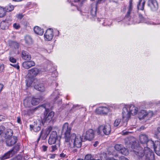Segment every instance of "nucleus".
I'll list each match as a JSON object with an SVG mask.
<instances>
[{
    "label": "nucleus",
    "instance_id": "nucleus-33",
    "mask_svg": "<svg viewBox=\"0 0 160 160\" xmlns=\"http://www.w3.org/2000/svg\"><path fill=\"white\" fill-rule=\"evenodd\" d=\"M46 137V136L45 133L42 131L38 139V141H39L41 138L42 139H44Z\"/></svg>",
    "mask_w": 160,
    "mask_h": 160
},
{
    "label": "nucleus",
    "instance_id": "nucleus-53",
    "mask_svg": "<svg viewBox=\"0 0 160 160\" xmlns=\"http://www.w3.org/2000/svg\"><path fill=\"white\" fill-rule=\"evenodd\" d=\"M66 156V154L63 152H62L60 154V156L61 158H64Z\"/></svg>",
    "mask_w": 160,
    "mask_h": 160
},
{
    "label": "nucleus",
    "instance_id": "nucleus-56",
    "mask_svg": "<svg viewBox=\"0 0 160 160\" xmlns=\"http://www.w3.org/2000/svg\"><path fill=\"white\" fill-rule=\"evenodd\" d=\"M74 2H83L85 1L86 0H74Z\"/></svg>",
    "mask_w": 160,
    "mask_h": 160
},
{
    "label": "nucleus",
    "instance_id": "nucleus-17",
    "mask_svg": "<svg viewBox=\"0 0 160 160\" xmlns=\"http://www.w3.org/2000/svg\"><path fill=\"white\" fill-rule=\"evenodd\" d=\"M38 82L35 81V83H34V81L33 82L35 89L41 92L44 91L45 90V88L43 84L42 83L38 84V83H39V81L38 80Z\"/></svg>",
    "mask_w": 160,
    "mask_h": 160
},
{
    "label": "nucleus",
    "instance_id": "nucleus-49",
    "mask_svg": "<svg viewBox=\"0 0 160 160\" xmlns=\"http://www.w3.org/2000/svg\"><path fill=\"white\" fill-rule=\"evenodd\" d=\"M56 156L55 154H50L48 155L49 158H54Z\"/></svg>",
    "mask_w": 160,
    "mask_h": 160
},
{
    "label": "nucleus",
    "instance_id": "nucleus-10",
    "mask_svg": "<svg viewBox=\"0 0 160 160\" xmlns=\"http://www.w3.org/2000/svg\"><path fill=\"white\" fill-rule=\"evenodd\" d=\"M42 123H43V122H41L40 120H38L34 122L33 125H30V128H32L34 132H38L41 129Z\"/></svg>",
    "mask_w": 160,
    "mask_h": 160
},
{
    "label": "nucleus",
    "instance_id": "nucleus-30",
    "mask_svg": "<svg viewBox=\"0 0 160 160\" xmlns=\"http://www.w3.org/2000/svg\"><path fill=\"white\" fill-rule=\"evenodd\" d=\"M6 15L5 9L0 7V17L2 18L4 17Z\"/></svg>",
    "mask_w": 160,
    "mask_h": 160
},
{
    "label": "nucleus",
    "instance_id": "nucleus-35",
    "mask_svg": "<svg viewBox=\"0 0 160 160\" xmlns=\"http://www.w3.org/2000/svg\"><path fill=\"white\" fill-rule=\"evenodd\" d=\"M59 98V96L58 95V92L56 91L53 93V94L52 95V99L54 98L55 99V102L56 101V100L58 98Z\"/></svg>",
    "mask_w": 160,
    "mask_h": 160
},
{
    "label": "nucleus",
    "instance_id": "nucleus-13",
    "mask_svg": "<svg viewBox=\"0 0 160 160\" xmlns=\"http://www.w3.org/2000/svg\"><path fill=\"white\" fill-rule=\"evenodd\" d=\"M151 143L153 146V148L156 154L160 156V141H155L154 143L152 141H150Z\"/></svg>",
    "mask_w": 160,
    "mask_h": 160
},
{
    "label": "nucleus",
    "instance_id": "nucleus-50",
    "mask_svg": "<svg viewBox=\"0 0 160 160\" xmlns=\"http://www.w3.org/2000/svg\"><path fill=\"white\" fill-rule=\"evenodd\" d=\"M10 65L13 66V67L16 68L18 69H19V66L18 64H11Z\"/></svg>",
    "mask_w": 160,
    "mask_h": 160
},
{
    "label": "nucleus",
    "instance_id": "nucleus-27",
    "mask_svg": "<svg viewBox=\"0 0 160 160\" xmlns=\"http://www.w3.org/2000/svg\"><path fill=\"white\" fill-rule=\"evenodd\" d=\"M25 40L26 43L28 45H30L32 43V39L31 37L29 35H26L25 37Z\"/></svg>",
    "mask_w": 160,
    "mask_h": 160
},
{
    "label": "nucleus",
    "instance_id": "nucleus-5",
    "mask_svg": "<svg viewBox=\"0 0 160 160\" xmlns=\"http://www.w3.org/2000/svg\"><path fill=\"white\" fill-rule=\"evenodd\" d=\"M153 113L152 111H147L142 110L140 111L139 113L138 118L140 120L144 119L148 120L153 116Z\"/></svg>",
    "mask_w": 160,
    "mask_h": 160
},
{
    "label": "nucleus",
    "instance_id": "nucleus-57",
    "mask_svg": "<svg viewBox=\"0 0 160 160\" xmlns=\"http://www.w3.org/2000/svg\"><path fill=\"white\" fill-rule=\"evenodd\" d=\"M98 144V141H96L93 144V146L95 147H96Z\"/></svg>",
    "mask_w": 160,
    "mask_h": 160
},
{
    "label": "nucleus",
    "instance_id": "nucleus-18",
    "mask_svg": "<svg viewBox=\"0 0 160 160\" xmlns=\"http://www.w3.org/2000/svg\"><path fill=\"white\" fill-rule=\"evenodd\" d=\"M10 21H8L7 19L2 21L0 25L1 28L2 30H5L8 29V26L10 23Z\"/></svg>",
    "mask_w": 160,
    "mask_h": 160
},
{
    "label": "nucleus",
    "instance_id": "nucleus-43",
    "mask_svg": "<svg viewBox=\"0 0 160 160\" xmlns=\"http://www.w3.org/2000/svg\"><path fill=\"white\" fill-rule=\"evenodd\" d=\"M9 60L12 63H15L16 62V60L13 57H10Z\"/></svg>",
    "mask_w": 160,
    "mask_h": 160
},
{
    "label": "nucleus",
    "instance_id": "nucleus-16",
    "mask_svg": "<svg viewBox=\"0 0 160 160\" xmlns=\"http://www.w3.org/2000/svg\"><path fill=\"white\" fill-rule=\"evenodd\" d=\"M54 114V112H51L49 113H47L45 115L43 118V121L44 122H49L52 120Z\"/></svg>",
    "mask_w": 160,
    "mask_h": 160
},
{
    "label": "nucleus",
    "instance_id": "nucleus-2",
    "mask_svg": "<svg viewBox=\"0 0 160 160\" xmlns=\"http://www.w3.org/2000/svg\"><path fill=\"white\" fill-rule=\"evenodd\" d=\"M138 108L133 105H126L123 108L122 116L124 122H127L130 118L131 114L134 115L137 114Z\"/></svg>",
    "mask_w": 160,
    "mask_h": 160
},
{
    "label": "nucleus",
    "instance_id": "nucleus-54",
    "mask_svg": "<svg viewBox=\"0 0 160 160\" xmlns=\"http://www.w3.org/2000/svg\"><path fill=\"white\" fill-rule=\"evenodd\" d=\"M42 148L43 151H46L47 150V147L46 146L43 145L42 146Z\"/></svg>",
    "mask_w": 160,
    "mask_h": 160
},
{
    "label": "nucleus",
    "instance_id": "nucleus-11",
    "mask_svg": "<svg viewBox=\"0 0 160 160\" xmlns=\"http://www.w3.org/2000/svg\"><path fill=\"white\" fill-rule=\"evenodd\" d=\"M109 112V109L107 107H100L96 110V113L98 114H107Z\"/></svg>",
    "mask_w": 160,
    "mask_h": 160
},
{
    "label": "nucleus",
    "instance_id": "nucleus-34",
    "mask_svg": "<svg viewBox=\"0 0 160 160\" xmlns=\"http://www.w3.org/2000/svg\"><path fill=\"white\" fill-rule=\"evenodd\" d=\"M97 7H95L92 8L91 10V13L93 17H95L96 14Z\"/></svg>",
    "mask_w": 160,
    "mask_h": 160
},
{
    "label": "nucleus",
    "instance_id": "nucleus-63",
    "mask_svg": "<svg viewBox=\"0 0 160 160\" xmlns=\"http://www.w3.org/2000/svg\"><path fill=\"white\" fill-rule=\"evenodd\" d=\"M140 129L141 130H142V129H144V127L143 126H142L140 128Z\"/></svg>",
    "mask_w": 160,
    "mask_h": 160
},
{
    "label": "nucleus",
    "instance_id": "nucleus-42",
    "mask_svg": "<svg viewBox=\"0 0 160 160\" xmlns=\"http://www.w3.org/2000/svg\"><path fill=\"white\" fill-rule=\"evenodd\" d=\"M12 45L15 48H18L19 46V43L15 42H12Z\"/></svg>",
    "mask_w": 160,
    "mask_h": 160
},
{
    "label": "nucleus",
    "instance_id": "nucleus-15",
    "mask_svg": "<svg viewBox=\"0 0 160 160\" xmlns=\"http://www.w3.org/2000/svg\"><path fill=\"white\" fill-rule=\"evenodd\" d=\"M6 138V144L8 146H11L13 145L17 142V138L16 137L12 136L8 138Z\"/></svg>",
    "mask_w": 160,
    "mask_h": 160
},
{
    "label": "nucleus",
    "instance_id": "nucleus-52",
    "mask_svg": "<svg viewBox=\"0 0 160 160\" xmlns=\"http://www.w3.org/2000/svg\"><path fill=\"white\" fill-rule=\"evenodd\" d=\"M17 122L18 123L21 124L22 123V122L21 120L20 117H18L17 119Z\"/></svg>",
    "mask_w": 160,
    "mask_h": 160
},
{
    "label": "nucleus",
    "instance_id": "nucleus-31",
    "mask_svg": "<svg viewBox=\"0 0 160 160\" xmlns=\"http://www.w3.org/2000/svg\"><path fill=\"white\" fill-rule=\"evenodd\" d=\"M120 152L122 154L124 155H127L128 154V152L127 149L123 147L120 151Z\"/></svg>",
    "mask_w": 160,
    "mask_h": 160
},
{
    "label": "nucleus",
    "instance_id": "nucleus-26",
    "mask_svg": "<svg viewBox=\"0 0 160 160\" xmlns=\"http://www.w3.org/2000/svg\"><path fill=\"white\" fill-rule=\"evenodd\" d=\"M13 135V131L11 129H8L5 132V137L6 138H8L12 137Z\"/></svg>",
    "mask_w": 160,
    "mask_h": 160
},
{
    "label": "nucleus",
    "instance_id": "nucleus-36",
    "mask_svg": "<svg viewBox=\"0 0 160 160\" xmlns=\"http://www.w3.org/2000/svg\"><path fill=\"white\" fill-rule=\"evenodd\" d=\"M94 159L91 154H87L85 157V160H94Z\"/></svg>",
    "mask_w": 160,
    "mask_h": 160
},
{
    "label": "nucleus",
    "instance_id": "nucleus-23",
    "mask_svg": "<svg viewBox=\"0 0 160 160\" xmlns=\"http://www.w3.org/2000/svg\"><path fill=\"white\" fill-rule=\"evenodd\" d=\"M34 31L35 33L39 35H42L44 32L43 29L37 26L34 27Z\"/></svg>",
    "mask_w": 160,
    "mask_h": 160
},
{
    "label": "nucleus",
    "instance_id": "nucleus-51",
    "mask_svg": "<svg viewBox=\"0 0 160 160\" xmlns=\"http://www.w3.org/2000/svg\"><path fill=\"white\" fill-rule=\"evenodd\" d=\"M23 17V16L22 14H19L17 15V18L19 19H21Z\"/></svg>",
    "mask_w": 160,
    "mask_h": 160
},
{
    "label": "nucleus",
    "instance_id": "nucleus-44",
    "mask_svg": "<svg viewBox=\"0 0 160 160\" xmlns=\"http://www.w3.org/2000/svg\"><path fill=\"white\" fill-rule=\"evenodd\" d=\"M6 118L5 116L0 115V122L4 120Z\"/></svg>",
    "mask_w": 160,
    "mask_h": 160
},
{
    "label": "nucleus",
    "instance_id": "nucleus-28",
    "mask_svg": "<svg viewBox=\"0 0 160 160\" xmlns=\"http://www.w3.org/2000/svg\"><path fill=\"white\" fill-rule=\"evenodd\" d=\"M132 0H130L129 1V8L128 11L127 12V14L126 16V17L128 18L131 12L132 11Z\"/></svg>",
    "mask_w": 160,
    "mask_h": 160
},
{
    "label": "nucleus",
    "instance_id": "nucleus-12",
    "mask_svg": "<svg viewBox=\"0 0 160 160\" xmlns=\"http://www.w3.org/2000/svg\"><path fill=\"white\" fill-rule=\"evenodd\" d=\"M84 138L87 140L91 141L94 137L93 131L92 129H89L86 131L85 134L83 135Z\"/></svg>",
    "mask_w": 160,
    "mask_h": 160
},
{
    "label": "nucleus",
    "instance_id": "nucleus-41",
    "mask_svg": "<svg viewBox=\"0 0 160 160\" xmlns=\"http://www.w3.org/2000/svg\"><path fill=\"white\" fill-rule=\"evenodd\" d=\"M14 8V7L12 5H10L8 6L7 7V10L8 11H12Z\"/></svg>",
    "mask_w": 160,
    "mask_h": 160
},
{
    "label": "nucleus",
    "instance_id": "nucleus-21",
    "mask_svg": "<svg viewBox=\"0 0 160 160\" xmlns=\"http://www.w3.org/2000/svg\"><path fill=\"white\" fill-rule=\"evenodd\" d=\"M15 148L14 147L13 150H11L7 153H5L4 155L0 157V159L1 160H4L5 159L9 158L12 155V152L14 151Z\"/></svg>",
    "mask_w": 160,
    "mask_h": 160
},
{
    "label": "nucleus",
    "instance_id": "nucleus-22",
    "mask_svg": "<svg viewBox=\"0 0 160 160\" xmlns=\"http://www.w3.org/2000/svg\"><path fill=\"white\" fill-rule=\"evenodd\" d=\"M145 3L144 0H139L137 4V8L139 10L143 11Z\"/></svg>",
    "mask_w": 160,
    "mask_h": 160
},
{
    "label": "nucleus",
    "instance_id": "nucleus-19",
    "mask_svg": "<svg viewBox=\"0 0 160 160\" xmlns=\"http://www.w3.org/2000/svg\"><path fill=\"white\" fill-rule=\"evenodd\" d=\"M22 65L23 68L28 69L31 67L34 66L35 63L32 61H25L22 63Z\"/></svg>",
    "mask_w": 160,
    "mask_h": 160
},
{
    "label": "nucleus",
    "instance_id": "nucleus-7",
    "mask_svg": "<svg viewBox=\"0 0 160 160\" xmlns=\"http://www.w3.org/2000/svg\"><path fill=\"white\" fill-rule=\"evenodd\" d=\"M144 159L143 160H152L154 158V154L152 150L148 147H144Z\"/></svg>",
    "mask_w": 160,
    "mask_h": 160
},
{
    "label": "nucleus",
    "instance_id": "nucleus-48",
    "mask_svg": "<svg viewBox=\"0 0 160 160\" xmlns=\"http://www.w3.org/2000/svg\"><path fill=\"white\" fill-rule=\"evenodd\" d=\"M51 148H52L51 151L52 152H54L57 149L56 146V145H52L51 146Z\"/></svg>",
    "mask_w": 160,
    "mask_h": 160
},
{
    "label": "nucleus",
    "instance_id": "nucleus-62",
    "mask_svg": "<svg viewBox=\"0 0 160 160\" xmlns=\"http://www.w3.org/2000/svg\"><path fill=\"white\" fill-rule=\"evenodd\" d=\"M13 1H16V2H20L22 0H12Z\"/></svg>",
    "mask_w": 160,
    "mask_h": 160
},
{
    "label": "nucleus",
    "instance_id": "nucleus-59",
    "mask_svg": "<svg viewBox=\"0 0 160 160\" xmlns=\"http://www.w3.org/2000/svg\"><path fill=\"white\" fill-rule=\"evenodd\" d=\"M52 129V128L51 127L48 128V133H49L50 131H51Z\"/></svg>",
    "mask_w": 160,
    "mask_h": 160
},
{
    "label": "nucleus",
    "instance_id": "nucleus-55",
    "mask_svg": "<svg viewBox=\"0 0 160 160\" xmlns=\"http://www.w3.org/2000/svg\"><path fill=\"white\" fill-rule=\"evenodd\" d=\"M129 133L127 131H123L122 132V133L123 135H126L127 134Z\"/></svg>",
    "mask_w": 160,
    "mask_h": 160
},
{
    "label": "nucleus",
    "instance_id": "nucleus-1",
    "mask_svg": "<svg viewBox=\"0 0 160 160\" xmlns=\"http://www.w3.org/2000/svg\"><path fill=\"white\" fill-rule=\"evenodd\" d=\"M72 128L69 127L68 123H65L62 128V132L64 134V143L69 149L74 152L77 151L82 145V138L79 135L75 133L70 134Z\"/></svg>",
    "mask_w": 160,
    "mask_h": 160
},
{
    "label": "nucleus",
    "instance_id": "nucleus-25",
    "mask_svg": "<svg viewBox=\"0 0 160 160\" xmlns=\"http://www.w3.org/2000/svg\"><path fill=\"white\" fill-rule=\"evenodd\" d=\"M142 12H138V18H139L140 21H137V23H139L140 22H144L145 19L143 16V15L144 13V11H142Z\"/></svg>",
    "mask_w": 160,
    "mask_h": 160
},
{
    "label": "nucleus",
    "instance_id": "nucleus-61",
    "mask_svg": "<svg viewBox=\"0 0 160 160\" xmlns=\"http://www.w3.org/2000/svg\"><path fill=\"white\" fill-rule=\"evenodd\" d=\"M106 160H115V159L112 158H107Z\"/></svg>",
    "mask_w": 160,
    "mask_h": 160
},
{
    "label": "nucleus",
    "instance_id": "nucleus-9",
    "mask_svg": "<svg viewBox=\"0 0 160 160\" xmlns=\"http://www.w3.org/2000/svg\"><path fill=\"white\" fill-rule=\"evenodd\" d=\"M148 5L152 11H156L158 9V3L156 0H148Z\"/></svg>",
    "mask_w": 160,
    "mask_h": 160
},
{
    "label": "nucleus",
    "instance_id": "nucleus-14",
    "mask_svg": "<svg viewBox=\"0 0 160 160\" xmlns=\"http://www.w3.org/2000/svg\"><path fill=\"white\" fill-rule=\"evenodd\" d=\"M139 141L141 144L146 146L147 145V142L151 143L150 142L152 141H149L147 136L145 134H141L140 135Z\"/></svg>",
    "mask_w": 160,
    "mask_h": 160
},
{
    "label": "nucleus",
    "instance_id": "nucleus-32",
    "mask_svg": "<svg viewBox=\"0 0 160 160\" xmlns=\"http://www.w3.org/2000/svg\"><path fill=\"white\" fill-rule=\"evenodd\" d=\"M56 140L57 139H56V138L49 137L48 140V143L51 145L53 144L56 142Z\"/></svg>",
    "mask_w": 160,
    "mask_h": 160
},
{
    "label": "nucleus",
    "instance_id": "nucleus-40",
    "mask_svg": "<svg viewBox=\"0 0 160 160\" xmlns=\"http://www.w3.org/2000/svg\"><path fill=\"white\" fill-rule=\"evenodd\" d=\"M100 158L101 160H106V154L105 153L102 154L100 155Z\"/></svg>",
    "mask_w": 160,
    "mask_h": 160
},
{
    "label": "nucleus",
    "instance_id": "nucleus-8",
    "mask_svg": "<svg viewBox=\"0 0 160 160\" xmlns=\"http://www.w3.org/2000/svg\"><path fill=\"white\" fill-rule=\"evenodd\" d=\"M54 36L53 31L52 29H48L44 34V39L45 41H51Z\"/></svg>",
    "mask_w": 160,
    "mask_h": 160
},
{
    "label": "nucleus",
    "instance_id": "nucleus-6",
    "mask_svg": "<svg viewBox=\"0 0 160 160\" xmlns=\"http://www.w3.org/2000/svg\"><path fill=\"white\" fill-rule=\"evenodd\" d=\"M144 147L145 146H144ZM133 151L138 159L143 160V158L145 153L144 150L143 149L142 147L141 146L137 147L134 148Z\"/></svg>",
    "mask_w": 160,
    "mask_h": 160
},
{
    "label": "nucleus",
    "instance_id": "nucleus-20",
    "mask_svg": "<svg viewBox=\"0 0 160 160\" xmlns=\"http://www.w3.org/2000/svg\"><path fill=\"white\" fill-rule=\"evenodd\" d=\"M22 58L26 61H29L31 59V56L30 54L28 52L24 50L22 52Z\"/></svg>",
    "mask_w": 160,
    "mask_h": 160
},
{
    "label": "nucleus",
    "instance_id": "nucleus-4",
    "mask_svg": "<svg viewBox=\"0 0 160 160\" xmlns=\"http://www.w3.org/2000/svg\"><path fill=\"white\" fill-rule=\"evenodd\" d=\"M111 131V125L107 123L100 126L98 128L97 132L98 134L102 136L104 135H108L110 134Z\"/></svg>",
    "mask_w": 160,
    "mask_h": 160
},
{
    "label": "nucleus",
    "instance_id": "nucleus-58",
    "mask_svg": "<svg viewBox=\"0 0 160 160\" xmlns=\"http://www.w3.org/2000/svg\"><path fill=\"white\" fill-rule=\"evenodd\" d=\"M3 87V85L2 84H0V92H1L2 90V88Z\"/></svg>",
    "mask_w": 160,
    "mask_h": 160
},
{
    "label": "nucleus",
    "instance_id": "nucleus-45",
    "mask_svg": "<svg viewBox=\"0 0 160 160\" xmlns=\"http://www.w3.org/2000/svg\"><path fill=\"white\" fill-rule=\"evenodd\" d=\"M13 27L16 29H18L20 27L19 24L15 23L13 24Z\"/></svg>",
    "mask_w": 160,
    "mask_h": 160
},
{
    "label": "nucleus",
    "instance_id": "nucleus-39",
    "mask_svg": "<svg viewBox=\"0 0 160 160\" xmlns=\"http://www.w3.org/2000/svg\"><path fill=\"white\" fill-rule=\"evenodd\" d=\"M121 121V120L119 118H117L116 119L114 123V127H117L120 124Z\"/></svg>",
    "mask_w": 160,
    "mask_h": 160
},
{
    "label": "nucleus",
    "instance_id": "nucleus-29",
    "mask_svg": "<svg viewBox=\"0 0 160 160\" xmlns=\"http://www.w3.org/2000/svg\"><path fill=\"white\" fill-rule=\"evenodd\" d=\"M31 104L33 105H37L40 101V99L38 98H32Z\"/></svg>",
    "mask_w": 160,
    "mask_h": 160
},
{
    "label": "nucleus",
    "instance_id": "nucleus-38",
    "mask_svg": "<svg viewBox=\"0 0 160 160\" xmlns=\"http://www.w3.org/2000/svg\"><path fill=\"white\" fill-rule=\"evenodd\" d=\"M122 147V145L121 144H116L114 146L115 149L117 151H120Z\"/></svg>",
    "mask_w": 160,
    "mask_h": 160
},
{
    "label": "nucleus",
    "instance_id": "nucleus-24",
    "mask_svg": "<svg viewBox=\"0 0 160 160\" xmlns=\"http://www.w3.org/2000/svg\"><path fill=\"white\" fill-rule=\"evenodd\" d=\"M32 98L31 97H27L23 101L24 105L26 107H29L31 106L32 102Z\"/></svg>",
    "mask_w": 160,
    "mask_h": 160
},
{
    "label": "nucleus",
    "instance_id": "nucleus-46",
    "mask_svg": "<svg viewBox=\"0 0 160 160\" xmlns=\"http://www.w3.org/2000/svg\"><path fill=\"white\" fill-rule=\"evenodd\" d=\"M4 68V65L2 64L0 65V72H2Z\"/></svg>",
    "mask_w": 160,
    "mask_h": 160
},
{
    "label": "nucleus",
    "instance_id": "nucleus-47",
    "mask_svg": "<svg viewBox=\"0 0 160 160\" xmlns=\"http://www.w3.org/2000/svg\"><path fill=\"white\" fill-rule=\"evenodd\" d=\"M5 127L3 126L0 127V135L5 130Z\"/></svg>",
    "mask_w": 160,
    "mask_h": 160
},
{
    "label": "nucleus",
    "instance_id": "nucleus-64",
    "mask_svg": "<svg viewBox=\"0 0 160 160\" xmlns=\"http://www.w3.org/2000/svg\"><path fill=\"white\" fill-rule=\"evenodd\" d=\"M103 25L104 26H106V25L109 26V24H103Z\"/></svg>",
    "mask_w": 160,
    "mask_h": 160
},
{
    "label": "nucleus",
    "instance_id": "nucleus-3",
    "mask_svg": "<svg viewBox=\"0 0 160 160\" xmlns=\"http://www.w3.org/2000/svg\"><path fill=\"white\" fill-rule=\"evenodd\" d=\"M38 72L39 70L36 68H33L28 70V73L26 76L27 79L26 81L27 87H30L33 82L34 81V83H35V81H38L34 77L38 74Z\"/></svg>",
    "mask_w": 160,
    "mask_h": 160
},
{
    "label": "nucleus",
    "instance_id": "nucleus-37",
    "mask_svg": "<svg viewBox=\"0 0 160 160\" xmlns=\"http://www.w3.org/2000/svg\"><path fill=\"white\" fill-rule=\"evenodd\" d=\"M50 137L52 138H56V139H57V132L56 131H52L51 133L50 134Z\"/></svg>",
    "mask_w": 160,
    "mask_h": 160
},
{
    "label": "nucleus",
    "instance_id": "nucleus-60",
    "mask_svg": "<svg viewBox=\"0 0 160 160\" xmlns=\"http://www.w3.org/2000/svg\"><path fill=\"white\" fill-rule=\"evenodd\" d=\"M157 130L159 133H158V134H159V135L160 136V127H158L157 128Z\"/></svg>",
    "mask_w": 160,
    "mask_h": 160
}]
</instances>
